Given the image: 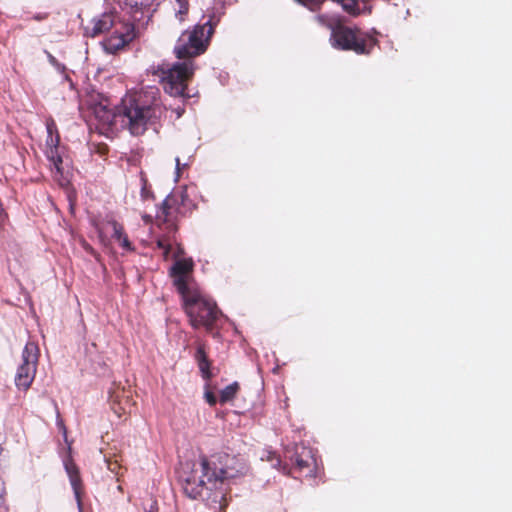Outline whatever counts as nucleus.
Instances as JSON below:
<instances>
[{"mask_svg": "<svg viewBox=\"0 0 512 512\" xmlns=\"http://www.w3.org/2000/svg\"><path fill=\"white\" fill-rule=\"evenodd\" d=\"M193 260L177 259L170 269L174 285L181 294L185 311L194 328L205 326L209 328L218 317L215 303L205 298L194 285L191 277Z\"/></svg>", "mask_w": 512, "mask_h": 512, "instance_id": "obj_4", "label": "nucleus"}, {"mask_svg": "<svg viewBox=\"0 0 512 512\" xmlns=\"http://www.w3.org/2000/svg\"><path fill=\"white\" fill-rule=\"evenodd\" d=\"M110 226L112 228V236L120 243L121 247L126 251H131L133 247L125 235L123 227L117 222H111Z\"/></svg>", "mask_w": 512, "mask_h": 512, "instance_id": "obj_12", "label": "nucleus"}, {"mask_svg": "<svg viewBox=\"0 0 512 512\" xmlns=\"http://www.w3.org/2000/svg\"><path fill=\"white\" fill-rule=\"evenodd\" d=\"M297 3L307 7L311 11H316L325 0H295Z\"/></svg>", "mask_w": 512, "mask_h": 512, "instance_id": "obj_16", "label": "nucleus"}, {"mask_svg": "<svg viewBox=\"0 0 512 512\" xmlns=\"http://www.w3.org/2000/svg\"><path fill=\"white\" fill-rule=\"evenodd\" d=\"M213 27L207 21L202 25H196L192 30L183 32L177 40L174 48L178 59H186L183 62L174 63L165 69L158 67L153 74L159 78L163 89L173 97H190L185 93L188 80L196 69L192 58L203 54L209 44Z\"/></svg>", "mask_w": 512, "mask_h": 512, "instance_id": "obj_3", "label": "nucleus"}, {"mask_svg": "<svg viewBox=\"0 0 512 512\" xmlns=\"http://www.w3.org/2000/svg\"><path fill=\"white\" fill-rule=\"evenodd\" d=\"M158 96V88L150 86L127 95L119 107L112 109L110 101L98 95L99 100L92 102L90 109L102 131L127 129L132 135H141L148 124L161 114Z\"/></svg>", "mask_w": 512, "mask_h": 512, "instance_id": "obj_1", "label": "nucleus"}, {"mask_svg": "<svg viewBox=\"0 0 512 512\" xmlns=\"http://www.w3.org/2000/svg\"><path fill=\"white\" fill-rule=\"evenodd\" d=\"M247 470L243 459L225 454L210 460L201 458L189 475L182 474L180 478L184 492L190 498L203 496L206 491L207 499L215 504L213 508L222 509L226 506L224 485L245 475Z\"/></svg>", "mask_w": 512, "mask_h": 512, "instance_id": "obj_2", "label": "nucleus"}, {"mask_svg": "<svg viewBox=\"0 0 512 512\" xmlns=\"http://www.w3.org/2000/svg\"><path fill=\"white\" fill-rule=\"evenodd\" d=\"M175 163H176V168L175 169H176V181H177L178 178L180 177V170L182 168H185L187 166V164L186 163L181 164L178 157L175 159Z\"/></svg>", "mask_w": 512, "mask_h": 512, "instance_id": "obj_18", "label": "nucleus"}, {"mask_svg": "<svg viewBox=\"0 0 512 512\" xmlns=\"http://www.w3.org/2000/svg\"><path fill=\"white\" fill-rule=\"evenodd\" d=\"M168 202H169V199H168V198H167V199H165V201H164V205H167V204H168Z\"/></svg>", "mask_w": 512, "mask_h": 512, "instance_id": "obj_27", "label": "nucleus"}, {"mask_svg": "<svg viewBox=\"0 0 512 512\" xmlns=\"http://www.w3.org/2000/svg\"><path fill=\"white\" fill-rule=\"evenodd\" d=\"M39 359V348L34 342H28L21 355V363L15 374V385L19 390L26 391L34 381Z\"/></svg>", "mask_w": 512, "mask_h": 512, "instance_id": "obj_6", "label": "nucleus"}, {"mask_svg": "<svg viewBox=\"0 0 512 512\" xmlns=\"http://www.w3.org/2000/svg\"><path fill=\"white\" fill-rule=\"evenodd\" d=\"M196 360L198 362L199 369L202 373L203 378L210 379L211 373H210V363L207 359V356L204 351V347L199 345L196 351Z\"/></svg>", "mask_w": 512, "mask_h": 512, "instance_id": "obj_13", "label": "nucleus"}, {"mask_svg": "<svg viewBox=\"0 0 512 512\" xmlns=\"http://www.w3.org/2000/svg\"><path fill=\"white\" fill-rule=\"evenodd\" d=\"M296 465L300 470L308 468L309 472H312V468L316 466V459L312 455V451L303 448L302 452L296 457Z\"/></svg>", "mask_w": 512, "mask_h": 512, "instance_id": "obj_11", "label": "nucleus"}, {"mask_svg": "<svg viewBox=\"0 0 512 512\" xmlns=\"http://www.w3.org/2000/svg\"><path fill=\"white\" fill-rule=\"evenodd\" d=\"M183 110L178 109L177 110V116L180 117L182 115Z\"/></svg>", "mask_w": 512, "mask_h": 512, "instance_id": "obj_26", "label": "nucleus"}, {"mask_svg": "<svg viewBox=\"0 0 512 512\" xmlns=\"http://www.w3.org/2000/svg\"><path fill=\"white\" fill-rule=\"evenodd\" d=\"M238 391V383L234 382L226 386L220 393V401L222 403L232 400Z\"/></svg>", "mask_w": 512, "mask_h": 512, "instance_id": "obj_14", "label": "nucleus"}, {"mask_svg": "<svg viewBox=\"0 0 512 512\" xmlns=\"http://www.w3.org/2000/svg\"><path fill=\"white\" fill-rule=\"evenodd\" d=\"M157 245H158L159 248L164 250V255L165 256L169 253L170 248H169L168 245H166V243L163 240H158L157 241Z\"/></svg>", "mask_w": 512, "mask_h": 512, "instance_id": "obj_19", "label": "nucleus"}, {"mask_svg": "<svg viewBox=\"0 0 512 512\" xmlns=\"http://www.w3.org/2000/svg\"><path fill=\"white\" fill-rule=\"evenodd\" d=\"M143 219H144V221L148 222V221H150V220H151V217H150V216H148V215H144V216H143Z\"/></svg>", "mask_w": 512, "mask_h": 512, "instance_id": "obj_25", "label": "nucleus"}, {"mask_svg": "<svg viewBox=\"0 0 512 512\" xmlns=\"http://www.w3.org/2000/svg\"><path fill=\"white\" fill-rule=\"evenodd\" d=\"M134 38L133 27L130 24L118 22L110 35L102 42L108 53H115Z\"/></svg>", "mask_w": 512, "mask_h": 512, "instance_id": "obj_8", "label": "nucleus"}, {"mask_svg": "<svg viewBox=\"0 0 512 512\" xmlns=\"http://www.w3.org/2000/svg\"><path fill=\"white\" fill-rule=\"evenodd\" d=\"M204 397H205L206 401H207L211 406L215 405V403H216V397H215V395H214L212 392H210V391H206V392H205V394H204Z\"/></svg>", "mask_w": 512, "mask_h": 512, "instance_id": "obj_17", "label": "nucleus"}, {"mask_svg": "<svg viewBox=\"0 0 512 512\" xmlns=\"http://www.w3.org/2000/svg\"><path fill=\"white\" fill-rule=\"evenodd\" d=\"M64 467L68 477L70 479L71 486L73 488L75 498L78 504V508L81 510V500H80V477L77 466L73 463L72 460L68 459L64 461Z\"/></svg>", "mask_w": 512, "mask_h": 512, "instance_id": "obj_10", "label": "nucleus"}, {"mask_svg": "<svg viewBox=\"0 0 512 512\" xmlns=\"http://www.w3.org/2000/svg\"><path fill=\"white\" fill-rule=\"evenodd\" d=\"M4 484L3 482L0 480V512L3 511L4 509V506H3V494H4Z\"/></svg>", "mask_w": 512, "mask_h": 512, "instance_id": "obj_20", "label": "nucleus"}, {"mask_svg": "<svg viewBox=\"0 0 512 512\" xmlns=\"http://www.w3.org/2000/svg\"><path fill=\"white\" fill-rule=\"evenodd\" d=\"M330 43L337 49L351 50L356 54H369L376 45V39L357 28L338 25L331 29Z\"/></svg>", "mask_w": 512, "mask_h": 512, "instance_id": "obj_5", "label": "nucleus"}, {"mask_svg": "<svg viewBox=\"0 0 512 512\" xmlns=\"http://www.w3.org/2000/svg\"><path fill=\"white\" fill-rule=\"evenodd\" d=\"M47 139L45 154L51 163V169L54 178L61 186L68 184V178L65 176L64 167L62 166L63 160L59 147V135L54 121L49 120L46 123Z\"/></svg>", "mask_w": 512, "mask_h": 512, "instance_id": "obj_7", "label": "nucleus"}, {"mask_svg": "<svg viewBox=\"0 0 512 512\" xmlns=\"http://www.w3.org/2000/svg\"><path fill=\"white\" fill-rule=\"evenodd\" d=\"M52 66L56 69V71L60 74H64L65 72V66L58 61H56Z\"/></svg>", "mask_w": 512, "mask_h": 512, "instance_id": "obj_21", "label": "nucleus"}, {"mask_svg": "<svg viewBox=\"0 0 512 512\" xmlns=\"http://www.w3.org/2000/svg\"><path fill=\"white\" fill-rule=\"evenodd\" d=\"M140 181H141V191H140L141 199L144 202L152 200L153 193L148 188L147 179L144 177V175L142 173H141Z\"/></svg>", "mask_w": 512, "mask_h": 512, "instance_id": "obj_15", "label": "nucleus"}, {"mask_svg": "<svg viewBox=\"0 0 512 512\" xmlns=\"http://www.w3.org/2000/svg\"><path fill=\"white\" fill-rule=\"evenodd\" d=\"M280 465V460L277 458L276 462L272 464L273 467H277Z\"/></svg>", "mask_w": 512, "mask_h": 512, "instance_id": "obj_24", "label": "nucleus"}, {"mask_svg": "<svg viewBox=\"0 0 512 512\" xmlns=\"http://www.w3.org/2000/svg\"><path fill=\"white\" fill-rule=\"evenodd\" d=\"M316 20L318 21V23L323 24V25L326 23V17L324 15L316 16Z\"/></svg>", "mask_w": 512, "mask_h": 512, "instance_id": "obj_23", "label": "nucleus"}, {"mask_svg": "<svg viewBox=\"0 0 512 512\" xmlns=\"http://www.w3.org/2000/svg\"><path fill=\"white\" fill-rule=\"evenodd\" d=\"M46 54H47L48 61L51 65L57 61V59L49 52L46 51Z\"/></svg>", "mask_w": 512, "mask_h": 512, "instance_id": "obj_22", "label": "nucleus"}, {"mask_svg": "<svg viewBox=\"0 0 512 512\" xmlns=\"http://www.w3.org/2000/svg\"><path fill=\"white\" fill-rule=\"evenodd\" d=\"M117 23L116 17L113 14L105 13L100 17L94 18L90 25L85 28V32L87 35L95 37L115 28Z\"/></svg>", "mask_w": 512, "mask_h": 512, "instance_id": "obj_9", "label": "nucleus"}]
</instances>
